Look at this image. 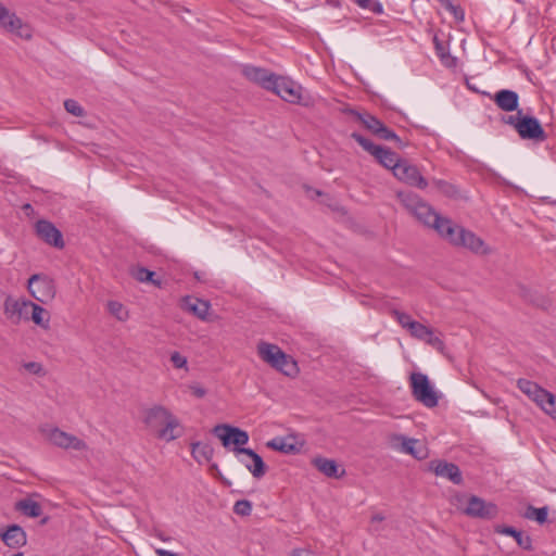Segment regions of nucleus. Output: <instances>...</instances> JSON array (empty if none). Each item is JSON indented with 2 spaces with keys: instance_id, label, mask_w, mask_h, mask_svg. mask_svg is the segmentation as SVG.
I'll list each match as a JSON object with an SVG mask.
<instances>
[{
  "instance_id": "27",
  "label": "nucleus",
  "mask_w": 556,
  "mask_h": 556,
  "mask_svg": "<svg viewBox=\"0 0 556 556\" xmlns=\"http://www.w3.org/2000/svg\"><path fill=\"white\" fill-rule=\"evenodd\" d=\"M214 454V448L208 443H191V455L200 464L208 463Z\"/></svg>"
},
{
  "instance_id": "25",
  "label": "nucleus",
  "mask_w": 556,
  "mask_h": 556,
  "mask_svg": "<svg viewBox=\"0 0 556 556\" xmlns=\"http://www.w3.org/2000/svg\"><path fill=\"white\" fill-rule=\"evenodd\" d=\"M268 448L283 454H294L299 451L292 438L276 437L266 443Z\"/></svg>"
},
{
  "instance_id": "35",
  "label": "nucleus",
  "mask_w": 556,
  "mask_h": 556,
  "mask_svg": "<svg viewBox=\"0 0 556 556\" xmlns=\"http://www.w3.org/2000/svg\"><path fill=\"white\" fill-rule=\"evenodd\" d=\"M154 271L149 270L144 267H138L132 270V276L140 282H152L160 286V281L153 279Z\"/></svg>"
},
{
  "instance_id": "51",
  "label": "nucleus",
  "mask_w": 556,
  "mask_h": 556,
  "mask_svg": "<svg viewBox=\"0 0 556 556\" xmlns=\"http://www.w3.org/2000/svg\"><path fill=\"white\" fill-rule=\"evenodd\" d=\"M435 184L438 185V187L444 191V192H448L450 189L452 188L451 185H448L447 182L443 181V180H437Z\"/></svg>"
},
{
  "instance_id": "18",
  "label": "nucleus",
  "mask_w": 556,
  "mask_h": 556,
  "mask_svg": "<svg viewBox=\"0 0 556 556\" xmlns=\"http://www.w3.org/2000/svg\"><path fill=\"white\" fill-rule=\"evenodd\" d=\"M1 540L10 548H20L27 543L26 532L18 525H11L1 533Z\"/></svg>"
},
{
  "instance_id": "24",
  "label": "nucleus",
  "mask_w": 556,
  "mask_h": 556,
  "mask_svg": "<svg viewBox=\"0 0 556 556\" xmlns=\"http://www.w3.org/2000/svg\"><path fill=\"white\" fill-rule=\"evenodd\" d=\"M374 157L379 162V164L391 169L392 173H394L395 166H397L402 161L395 152L382 146L376 150Z\"/></svg>"
},
{
  "instance_id": "9",
  "label": "nucleus",
  "mask_w": 556,
  "mask_h": 556,
  "mask_svg": "<svg viewBox=\"0 0 556 556\" xmlns=\"http://www.w3.org/2000/svg\"><path fill=\"white\" fill-rule=\"evenodd\" d=\"M516 131L519 137L525 140L543 142L547 138L545 130L539 119L534 116H521L520 122L516 125Z\"/></svg>"
},
{
  "instance_id": "30",
  "label": "nucleus",
  "mask_w": 556,
  "mask_h": 556,
  "mask_svg": "<svg viewBox=\"0 0 556 556\" xmlns=\"http://www.w3.org/2000/svg\"><path fill=\"white\" fill-rule=\"evenodd\" d=\"M350 116H354L357 121H361L363 125L370 130L372 134L377 135L378 129H380L384 124L370 114H359L350 109Z\"/></svg>"
},
{
  "instance_id": "33",
  "label": "nucleus",
  "mask_w": 556,
  "mask_h": 556,
  "mask_svg": "<svg viewBox=\"0 0 556 556\" xmlns=\"http://www.w3.org/2000/svg\"><path fill=\"white\" fill-rule=\"evenodd\" d=\"M545 414L549 415L556 420V395L552 392H547L542 403L539 406Z\"/></svg>"
},
{
  "instance_id": "46",
  "label": "nucleus",
  "mask_w": 556,
  "mask_h": 556,
  "mask_svg": "<svg viewBox=\"0 0 556 556\" xmlns=\"http://www.w3.org/2000/svg\"><path fill=\"white\" fill-rule=\"evenodd\" d=\"M522 115V111L519 110L517 115L503 116L502 122L513 126L516 129V125L520 122Z\"/></svg>"
},
{
  "instance_id": "44",
  "label": "nucleus",
  "mask_w": 556,
  "mask_h": 556,
  "mask_svg": "<svg viewBox=\"0 0 556 556\" xmlns=\"http://www.w3.org/2000/svg\"><path fill=\"white\" fill-rule=\"evenodd\" d=\"M428 333L429 334L425 336V339H422L421 341H425L426 343H428L429 345H431L434 349H438V350L443 349V346H444L443 341L434 334V331L431 328H429Z\"/></svg>"
},
{
  "instance_id": "29",
  "label": "nucleus",
  "mask_w": 556,
  "mask_h": 556,
  "mask_svg": "<svg viewBox=\"0 0 556 556\" xmlns=\"http://www.w3.org/2000/svg\"><path fill=\"white\" fill-rule=\"evenodd\" d=\"M15 509L21 511L27 517L36 518L42 514L40 504L30 498H25L16 502Z\"/></svg>"
},
{
  "instance_id": "21",
  "label": "nucleus",
  "mask_w": 556,
  "mask_h": 556,
  "mask_svg": "<svg viewBox=\"0 0 556 556\" xmlns=\"http://www.w3.org/2000/svg\"><path fill=\"white\" fill-rule=\"evenodd\" d=\"M518 389L525 393L530 400H532L538 406L544 400V396L547 394V390L543 389L536 382H533L528 379L520 378L517 380Z\"/></svg>"
},
{
  "instance_id": "50",
  "label": "nucleus",
  "mask_w": 556,
  "mask_h": 556,
  "mask_svg": "<svg viewBox=\"0 0 556 556\" xmlns=\"http://www.w3.org/2000/svg\"><path fill=\"white\" fill-rule=\"evenodd\" d=\"M291 556H316L312 551L305 548L294 549Z\"/></svg>"
},
{
  "instance_id": "26",
  "label": "nucleus",
  "mask_w": 556,
  "mask_h": 556,
  "mask_svg": "<svg viewBox=\"0 0 556 556\" xmlns=\"http://www.w3.org/2000/svg\"><path fill=\"white\" fill-rule=\"evenodd\" d=\"M50 313L42 306L31 303L29 320L43 330L50 329Z\"/></svg>"
},
{
  "instance_id": "37",
  "label": "nucleus",
  "mask_w": 556,
  "mask_h": 556,
  "mask_svg": "<svg viewBox=\"0 0 556 556\" xmlns=\"http://www.w3.org/2000/svg\"><path fill=\"white\" fill-rule=\"evenodd\" d=\"M428 330L429 327L416 320L413 324H409L407 329V331L413 338L420 341L425 339V336L429 334Z\"/></svg>"
},
{
  "instance_id": "38",
  "label": "nucleus",
  "mask_w": 556,
  "mask_h": 556,
  "mask_svg": "<svg viewBox=\"0 0 556 556\" xmlns=\"http://www.w3.org/2000/svg\"><path fill=\"white\" fill-rule=\"evenodd\" d=\"M526 516H527V518L534 519L539 523L542 525V523H544L547 520L548 508L546 506L540 507V508H535V507L530 506L528 508V513H527Z\"/></svg>"
},
{
  "instance_id": "39",
  "label": "nucleus",
  "mask_w": 556,
  "mask_h": 556,
  "mask_svg": "<svg viewBox=\"0 0 556 556\" xmlns=\"http://www.w3.org/2000/svg\"><path fill=\"white\" fill-rule=\"evenodd\" d=\"M377 136L384 140L394 141L399 148H403L405 146L403 140L392 129L384 125L378 129Z\"/></svg>"
},
{
  "instance_id": "2",
  "label": "nucleus",
  "mask_w": 556,
  "mask_h": 556,
  "mask_svg": "<svg viewBox=\"0 0 556 556\" xmlns=\"http://www.w3.org/2000/svg\"><path fill=\"white\" fill-rule=\"evenodd\" d=\"M143 422L150 429L156 430V437L160 440L170 442L181 435L178 418L163 405H154L144 409Z\"/></svg>"
},
{
  "instance_id": "10",
  "label": "nucleus",
  "mask_w": 556,
  "mask_h": 556,
  "mask_svg": "<svg viewBox=\"0 0 556 556\" xmlns=\"http://www.w3.org/2000/svg\"><path fill=\"white\" fill-rule=\"evenodd\" d=\"M393 175L399 180L419 189H426L428 186L426 178L420 174L419 169L405 160H402L400 164L395 166Z\"/></svg>"
},
{
  "instance_id": "40",
  "label": "nucleus",
  "mask_w": 556,
  "mask_h": 556,
  "mask_svg": "<svg viewBox=\"0 0 556 556\" xmlns=\"http://www.w3.org/2000/svg\"><path fill=\"white\" fill-rule=\"evenodd\" d=\"M304 190L308 198H311V199L321 198V203L327 204L332 210H337V206L329 202L331 200L329 198V195L324 194L320 190L314 189L309 186H304Z\"/></svg>"
},
{
  "instance_id": "36",
  "label": "nucleus",
  "mask_w": 556,
  "mask_h": 556,
  "mask_svg": "<svg viewBox=\"0 0 556 556\" xmlns=\"http://www.w3.org/2000/svg\"><path fill=\"white\" fill-rule=\"evenodd\" d=\"M352 138L355 139V141L358 142V144L366 151L368 152L370 155H375L376 153V150L379 149L381 146H378V144H375L370 139L359 135V134H356V132H353L352 135Z\"/></svg>"
},
{
  "instance_id": "42",
  "label": "nucleus",
  "mask_w": 556,
  "mask_h": 556,
  "mask_svg": "<svg viewBox=\"0 0 556 556\" xmlns=\"http://www.w3.org/2000/svg\"><path fill=\"white\" fill-rule=\"evenodd\" d=\"M64 108H65L66 112H68L70 114H72L76 117H81L85 115V111H84L83 106L76 100H73V99L65 100Z\"/></svg>"
},
{
  "instance_id": "56",
  "label": "nucleus",
  "mask_w": 556,
  "mask_h": 556,
  "mask_svg": "<svg viewBox=\"0 0 556 556\" xmlns=\"http://www.w3.org/2000/svg\"><path fill=\"white\" fill-rule=\"evenodd\" d=\"M13 556H24V554L20 552V553L14 554Z\"/></svg>"
},
{
  "instance_id": "12",
  "label": "nucleus",
  "mask_w": 556,
  "mask_h": 556,
  "mask_svg": "<svg viewBox=\"0 0 556 556\" xmlns=\"http://www.w3.org/2000/svg\"><path fill=\"white\" fill-rule=\"evenodd\" d=\"M48 440L55 446L64 450L84 451L87 450V444L81 439L62 431L59 428H53L48 433Z\"/></svg>"
},
{
  "instance_id": "5",
  "label": "nucleus",
  "mask_w": 556,
  "mask_h": 556,
  "mask_svg": "<svg viewBox=\"0 0 556 556\" xmlns=\"http://www.w3.org/2000/svg\"><path fill=\"white\" fill-rule=\"evenodd\" d=\"M30 295L42 304L51 302L55 298L56 288L53 279L45 274L30 276L27 283Z\"/></svg>"
},
{
  "instance_id": "43",
  "label": "nucleus",
  "mask_w": 556,
  "mask_h": 556,
  "mask_svg": "<svg viewBox=\"0 0 556 556\" xmlns=\"http://www.w3.org/2000/svg\"><path fill=\"white\" fill-rule=\"evenodd\" d=\"M233 511L239 516H249L252 511V504L248 500H240L235 503Z\"/></svg>"
},
{
  "instance_id": "54",
  "label": "nucleus",
  "mask_w": 556,
  "mask_h": 556,
  "mask_svg": "<svg viewBox=\"0 0 556 556\" xmlns=\"http://www.w3.org/2000/svg\"><path fill=\"white\" fill-rule=\"evenodd\" d=\"M156 535H157V538H159L160 540H162V541H164V542L168 541V538H165L162 533H157Z\"/></svg>"
},
{
  "instance_id": "7",
  "label": "nucleus",
  "mask_w": 556,
  "mask_h": 556,
  "mask_svg": "<svg viewBox=\"0 0 556 556\" xmlns=\"http://www.w3.org/2000/svg\"><path fill=\"white\" fill-rule=\"evenodd\" d=\"M31 301L26 299H14L8 295L3 303L4 315L13 325L29 320Z\"/></svg>"
},
{
  "instance_id": "41",
  "label": "nucleus",
  "mask_w": 556,
  "mask_h": 556,
  "mask_svg": "<svg viewBox=\"0 0 556 556\" xmlns=\"http://www.w3.org/2000/svg\"><path fill=\"white\" fill-rule=\"evenodd\" d=\"M390 314L401 325V327L406 330L408 329V325L415 321L407 313L396 308L391 309Z\"/></svg>"
},
{
  "instance_id": "32",
  "label": "nucleus",
  "mask_w": 556,
  "mask_h": 556,
  "mask_svg": "<svg viewBox=\"0 0 556 556\" xmlns=\"http://www.w3.org/2000/svg\"><path fill=\"white\" fill-rule=\"evenodd\" d=\"M362 10L368 11L376 15L383 13V5L379 0H352Z\"/></svg>"
},
{
  "instance_id": "13",
  "label": "nucleus",
  "mask_w": 556,
  "mask_h": 556,
  "mask_svg": "<svg viewBox=\"0 0 556 556\" xmlns=\"http://www.w3.org/2000/svg\"><path fill=\"white\" fill-rule=\"evenodd\" d=\"M301 90L302 88L293 80L282 76H277L275 86H273L270 91L287 102L299 103L301 100Z\"/></svg>"
},
{
  "instance_id": "16",
  "label": "nucleus",
  "mask_w": 556,
  "mask_h": 556,
  "mask_svg": "<svg viewBox=\"0 0 556 556\" xmlns=\"http://www.w3.org/2000/svg\"><path fill=\"white\" fill-rule=\"evenodd\" d=\"M430 469L438 477L446 478L454 484H460L463 482V476L457 465L447 463L444 460H435L430 465Z\"/></svg>"
},
{
  "instance_id": "17",
  "label": "nucleus",
  "mask_w": 556,
  "mask_h": 556,
  "mask_svg": "<svg viewBox=\"0 0 556 556\" xmlns=\"http://www.w3.org/2000/svg\"><path fill=\"white\" fill-rule=\"evenodd\" d=\"M238 454H243L251 458L252 463L245 462L244 459H240V462L244 464L245 468L254 478L261 479L264 477L266 473V465L256 452L251 448H239Z\"/></svg>"
},
{
  "instance_id": "4",
  "label": "nucleus",
  "mask_w": 556,
  "mask_h": 556,
  "mask_svg": "<svg viewBox=\"0 0 556 556\" xmlns=\"http://www.w3.org/2000/svg\"><path fill=\"white\" fill-rule=\"evenodd\" d=\"M412 394L426 407H435L439 403V396L431 386L427 375L422 372H413L409 377Z\"/></svg>"
},
{
  "instance_id": "19",
  "label": "nucleus",
  "mask_w": 556,
  "mask_h": 556,
  "mask_svg": "<svg viewBox=\"0 0 556 556\" xmlns=\"http://www.w3.org/2000/svg\"><path fill=\"white\" fill-rule=\"evenodd\" d=\"M494 103L504 112L516 111L519 106V96L509 89L498 90L493 98Z\"/></svg>"
},
{
  "instance_id": "28",
  "label": "nucleus",
  "mask_w": 556,
  "mask_h": 556,
  "mask_svg": "<svg viewBox=\"0 0 556 556\" xmlns=\"http://www.w3.org/2000/svg\"><path fill=\"white\" fill-rule=\"evenodd\" d=\"M312 463L325 476L330 477V478L339 477V473H338L339 468L334 460L328 459V458H323V457H315ZM343 473H344V469L341 470L340 476Z\"/></svg>"
},
{
  "instance_id": "14",
  "label": "nucleus",
  "mask_w": 556,
  "mask_h": 556,
  "mask_svg": "<svg viewBox=\"0 0 556 556\" xmlns=\"http://www.w3.org/2000/svg\"><path fill=\"white\" fill-rule=\"evenodd\" d=\"M36 235L47 244L56 249L64 248L62 232L49 220L40 219L35 225Z\"/></svg>"
},
{
  "instance_id": "31",
  "label": "nucleus",
  "mask_w": 556,
  "mask_h": 556,
  "mask_svg": "<svg viewBox=\"0 0 556 556\" xmlns=\"http://www.w3.org/2000/svg\"><path fill=\"white\" fill-rule=\"evenodd\" d=\"M397 440L401 441V452L405 454L413 455L414 457L421 459L424 455L416 450V445L418 444V441L415 439L406 438L404 435L397 437Z\"/></svg>"
},
{
  "instance_id": "53",
  "label": "nucleus",
  "mask_w": 556,
  "mask_h": 556,
  "mask_svg": "<svg viewBox=\"0 0 556 556\" xmlns=\"http://www.w3.org/2000/svg\"><path fill=\"white\" fill-rule=\"evenodd\" d=\"M438 1H439V2H440V3H441V4H442L446 10L448 9V7H450L451 4H453L451 0H438Z\"/></svg>"
},
{
  "instance_id": "52",
  "label": "nucleus",
  "mask_w": 556,
  "mask_h": 556,
  "mask_svg": "<svg viewBox=\"0 0 556 556\" xmlns=\"http://www.w3.org/2000/svg\"><path fill=\"white\" fill-rule=\"evenodd\" d=\"M384 519V516H382L381 514H376L371 517V522H380Z\"/></svg>"
},
{
  "instance_id": "48",
  "label": "nucleus",
  "mask_w": 556,
  "mask_h": 556,
  "mask_svg": "<svg viewBox=\"0 0 556 556\" xmlns=\"http://www.w3.org/2000/svg\"><path fill=\"white\" fill-rule=\"evenodd\" d=\"M447 11L453 14L454 18L456 21H464V17H465V13H464V10L458 7V5H454V4H451L447 9Z\"/></svg>"
},
{
  "instance_id": "22",
  "label": "nucleus",
  "mask_w": 556,
  "mask_h": 556,
  "mask_svg": "<svg viewBox=\"0 0 556 556\" xmlns=\"http://www.w3.org/2000/svg\"><path fill=\"white\" fill-rule=\"evenodd\" d=\"M495 532L500 533V534L513 536L515 539L516 543L518 544V546L526 551L532 549V539L530 538V535L523 534V532L515 529L514 527L498 526V527H496Z\"/></svg>"
},
{
  "instance_id": "8",
  "label": "nucleus",
  "mask_w": 556,
  "mask_h": 556,
  "mask_svg": "<svg viewBox=\"0 0 556 556\" xmlns=\"http://www.w3.org/2000/svg\"><path fill=\"white\" fill-rule=\"evenodd\" d=\"M0 28L15 34L16 36L30 39L31 29L27 24H24L15 13L9 11L3 4L0 3Z\"/></svg>"
},
{
  "instance_id": "34",
  "label": "nucleus",
  "mask_w": 556,
  "mask_h": 556,
  "mask_svg": "<svg viewBox=\"0 0 556 556\" xmlns=\"http://www.w3.org/2000/svg\"><path fill=\"white\" fill-rule=\"evenodd\" d=\"M108 311L121 321H125L129 317L128 311L121 302L117 301H109Z\"/></svg>"
},
{
  "instance_id": "23",
  "label": "nucleus",
  "mask_w": 556,
  "mask_h": 556,
  "mask_svg": "<svg viewBox=\"0 0 556 556\" xmlns=\"http://www.w3.org/2000/svg\"><path fill=\"white\" fill-rule=\"evenodd\" d=\"M433 45L441 64L447 68H455L457 66V58L450 53L448 46L442 42L437 35L433 36Z\"/></svg>"
},
{
  "instance_id": "3",
  "label": "nucleus",
  "mask_w": 556,
  "mask_h": 556,
  "mask_svg": "<svg viewBox=\"0 0 556 556\" xmlns=\"http://www.w3.org/2000/svg\"><path fill=\"white\" fill-rule=\"evenodd\" d=\"M257 354L262 361L286 376L293 377L299 371L296 362L276 344L264 341L260 342L257 344Z\"/></svg>"
},
{
  "instance_id": "55",
  "label": "nucleus",
  "mask_w": 556,
  "mask_h": 556,
  "mask_svg": "<svg viewBox=\"0 0 556 556\" xmlns=\"http://www.w3.org/2000/svg\"><path fill=\"white\" fill-rule=\"evenodd\" d=\"M29 208H31V205H30V204H25V205H24V210H29Z\"/></svg>"
},
{
  "instance_id": "1",
  "label": "nucleus",
  "mask_w": 556,
  "mask_h": 556,
  "mask_svg": "<svg viewBox=\"0 0 556 556\" xmlns=\"http://www.w3.org/2000/svg\"><path fill=\"white\" fill-rule=\"evenodd\" d=\"M397 199L402 205L421 224L432 228L437 233L457 248H465L475 254L486 255L491 249L475 232L456 225L452 219L438 214L433 207L412 191H399Z\"/></svg>"
},
{
  "instance_id": "45",
  "label": "nucleus",
  "mask_w": 556,
  "mask_h": 556,
  "mask_svg": "<svg viewBox=\"0 0 556 556\" xmlns=\"http://www.w3.org/2000/svg\"><path fill=\"white\" fill-rule=\"evenodd\" d=\"M170 362L176 368H187V358L179 352H173L170 355Z\"/></svg>"
},
{
  "instance_id": "20",
  "label": "nucleus",
  "mask_w": 556,
  "mask_h": 556,
  "mask_svg": "<svg viewBox=\"0 0 556 556\" xmlns=\"http://www.w3.org/2000/svg\"><path fill=\"white\" fill-rule=\"evenodd\" d=\"M180 307L195 317L205 320L208 314L210 304L208 302L198 298L185 296L180 302Z\"/></svg>"
},
{
  "instance_id": "11",
  "label": "nucleus",
  "mask_w": 556,
  "mask_h": 556,
  "mask_svg": "<svg viewBox=\"0 0 556 556\" xmlns=\"http://www.w3.org/2000/svg\"><path fill=\"white\" fill-rule=\"evenodd\" d=\"M497 506L491 502H485L479 496L468 497L467 506L464 513L473 518L493 519L497 516Z\"/></svg>"
},
{
  "instance_id": "47",
  "label": "nucleus",
  "mask_w": 556,
  "mask_h": 556,
  "mask_svg": "<svg viewBox=\"0 0 556 556\" xmlns=\"http://www.w3.org/2000/svg\"><path fill=\"white\" fill-rule=\"evenodd\" d=\"M25 369L35 375H43L42 365L36 362H29L24 364Z\"/></svg>"
},
{
  "instance_id": "15",
  "label": "nucleus",
  "mask_w": 556,
  "mask_h": 556,
  "mask_svg": "<svg viewBox=\"0 0 556 556\" xmlns=\"http://www.w3.org/2000/svg\"><path fill=\"white\" fill-rule=\"evenodd\" d=\"M242 74L250 81L260 85L262 88L266 90H271L273 86H275V80L278 75L269 72L268 70L247 65L242 70Z\"/></svg>"
},
{
  "instance_id": "49",
  "label": "nucleus",
  "mask_w": 556,
  "mask_h": 556,
  "mask_svg": "<svg viewBox=\"0 0 556 556\" xmlns=\"http://www.w3.org/2000/svg\"><path fill=\"white\" fill-rule=\"evenodd\" d=\"M190 390L192 391V394L199 399L205 396L206 394V390L198 384L191 386Z\"/></svg>"
},
{
  "instance_id": "6",
  "label": "nucleus",
  "mask_w": 556,
  "mask_h": 556,
  "mask_svg": "<svg viewBox=\"0 0 556 556\" xmlns=\"http://www.w3.org/2000/svg\"><path fill=\"white\" fill-rule=\"evenodd\" d=\"M213 433L222 441L224 447H229L232 444L237 455H239L238 450L244 448L243 445L249 442L247 431L226 424L215 426Z\"/></svg>"
}]
</instances>
